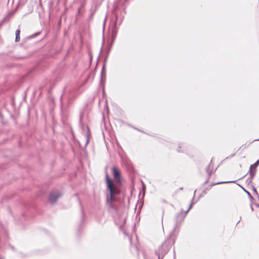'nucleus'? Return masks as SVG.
<instances>
[{
	"label": "nucleus",
	"instance_id": "obj_1",
	"mask_svg": "<svg viewBox=\"0 0 259 259\" xmlns=\"http://www.w3.org/2000/svg\"><path fill=\"white\" fill-rule=\"evenodd\" d=\"M106 186L109 192V200L112 202L115 200V196L120 193V190L119 188V184H117L114 181L107 172L105 176Z\"/></svg>",
	"mask_w": 259,
	"mask_h": 259
},
{
	"label": "nucleus",
	"instance_id": "obj_2",
	"mask_svg": "<svg viewBox=\"0 0 259 259\" xmlns=\"http://www.w3.org/2000/svg\"><path fill=\"white\" fill-rule=\"evenodd\" d=\"M111 170L114 180V181H115L117 184L121 185L122 184V179L121 176V172L120 168L116 166H113L111 168Z\"/></svg>",
	"mask_w": 259,
	"mask_h": 259
},
{
	"label": "nucleus",
	"instance_id": "obj_3",
	"mask_svg": "<svg viewBox=\"0 0 259 259\" xmlns=\"http://www.w3.org/2000/svg\"><path fill=\"white\" fill-rule=\"evenodd\" d=\"M61 196V194L59 192L52 193L49 196V200L52 203L56 202L58 198Z\"/></svg>",
	"mask_w": 259,
	"mask_h": 259
},
{
	"label": "nucleus",
	"instance_id": "obj_4",
	"mask_svg": "<svg viewBox=\"0 0 259 259\" xmlns=\"http://www.w3.org/2000/svg\"><path fill=\"white\" fill-rule=\"evenodd\" d=\"M215 170L216 168L214 167V164L212 161V160H211L208 165H207L206 170L209 177L213 172L215 171Z\"/></svg>",
	"mask_w": 259,
	"mask_h": 259
},
{
	"label": "nucleus",
	"instance_id": "obj_5",
	"mask_svg": "<svg viewBox=\"0 0 259 259\" xmlns=\"http://www.w3.org/2000/svg\"><path fill=\"white\" fill-rule=\"evenodd\" d=\"M20 30H16V38H15V41L16 42H18L20 40Z\"/></svg>",
	"mask_w": 259,
	"mask_h": 259
},
{
	"label": "nucleus",
	"instance_id": "obj_6",
	"mask_svg": "<svg viewBox=\"0 0 259 259\" xmlns=\"http://www.w3.org/2000/svg\"><path fill=\"white\" fill-rule=\"evenodd\" d=\"M256 168V167L253 166V164H252V165H251L250 166V170L251 174H252L253 172H254V173L255 172Z\"/></svg>",
	"mask_w": 259,
	"mask_h": 259
},
{
	"label": "nucleus",
	"instance_id": "obj_7",
	"mask_svg": "<svg viewBox=\"0 0 259 259\" xmlns=\"http://www.w3.org/2000/svg\"><path fill=\"white\" fill-rule=\"evenodd\" d=\"M259 164V159L256 161V162L253 164V166L257 167Z\"/></svg>",
	"mask_w": 259,
	"mask_h": 259
},
{
	"label": "nucleus",
	"instance_id": "obj_8",
	"mask_svg": "<svg viewBox=\"0 0 259 259\" xmlns=\"http://www.w3.org/2000/svg\"><path fill=\"white\" fill-rule=\"evenodd\" d=\"M221 183H222V182H218V183H211L210 184V186H214L216 184H221Z\"/></svg>",
	"mask_w": 259,
	"mask_h": 259
},
{
	"label": "nucleus",
	"instance_id": "obj_9",
	"mask_svg": "<svg viewBox=\"0 0 259 259\" xmlns=\"http://www.w3.org/2000/svg\"><path fill=\"white\" fill-rule=\"evenodd\" d=\"M226 159H227V158H226V159L223 160V161H222V162H225V160H226Z\"/></svg>",
	"mask_w": 259,
	"mask_h": 259
},
{
	"label": "nucleus",
	"instance_id": "obj_10",
	"mask_svg": "<svg viewBox=\"0 0 259 259\" xmlns=\"http://www.w3.org/2000/svg\"><path fill=\"white\" fill-rule=\"evenodd\" d=\"M178 151L179 152H182L180 150H178Z\"/></svg>",
	"mask_w": 259,
	"mask_h": 259
}]
</instances>
